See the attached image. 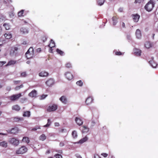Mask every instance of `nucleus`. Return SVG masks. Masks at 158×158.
Here are the masks:
<instances>
[{
  "mask_svg": "<svg viewBox=\"0 0 158 158\" xmlns=\"http://www.w3.org/2000/svg\"><path fill=\"white\" fill-rule=\"evenodd\" d=\"M0 145L2 147L6 148L7 146V143L6 142L3 141L0 143Z\"/></svg>",
  "mask_w": 158,
  "mask_h": 158,
  "instance_id": "nucleus-29",
  "label": "nucleus"
},
{
  "mask_svg": "<svg viewBox=\"0 0 158 158\" xmlns=\"http://www.w3.org/2000/svg\"><path fill=\"white\" fill-rule=\"evenodd\" d=\"M101 155L104 157H106L108 156V154L106 153H102Z\"/></svg>",
  "mask_w": 158,
  "mask_h": 158,
  "instance_id": "nucleus-51",
  "label": "nucleus"
},
{
  "mask_svg": "<svg viewBox=\"0 0 158 158\" xmlns=\"http://www.w3.org/2000/svg\"><path fill=\"white\" fill-rule=\"evenodd\" d=\"M55 151L56 152H57L60 154H62L63 153L62 150H55Z\"/></svg>",
  "mask_w": 158,
  "mask_h": 158,
  "instance_id": "nucleus-49",
  "label": "nucleus"
},
{
  "mask_svg": "<svg viewBox=\"0 0 158 158\" xmlns=\"http://www.w3.org/2000/svg\"><path fill=\"white\" fill-rule=\"evenodd\" d=\"M59 145L60 147H62L64 145V143L63 142H61L60 143Z\"/></svg>",
  "mask_w": 158,
  "mask_h": 158,
  "instance_id": "nucleus-52",
  "label": "nucleus"
},
{
  "mask_svg": "<svg viewBox=\"0 0 158 158\" xmlns=\"http://www.w3.org/2000/svg\"><path fill=\"white\" fill-rule=\"evenodd\" d=\"M6 62L5 61H0V67H2L6 63Z\"/></svg>",
  "mask_w": 158,
  "mask_h": 158,
  "instance_id": "nucleus-46",
  "label": "nucleus"
},
{
  "mask_svg": "<svg viewBox=\"0 0 158 158\" xmlns=\"http://www.w3.org/2000/svg\"><path fill=\"white\" fill-rule=\"evenodd\" d=\"M40 127L38 126H36V127L33 128L32 129V131H36L37 129H40Z\"/></svg>",
  "mask_w": 158,
  "mask_h": 158,
  "instance_id": "nucleus-48",
  "label": "nucleus"
},
{
  "mask_svg": "<svg viewBox=\"0 0 158 158\" xmlns=\"http://www.w3.org/2000/svg\"><path fill=\"white\" fill-rule=\"evenodd\" d=\"M76 156L77 158H82L81 157L80 155L78 154L76 155Z\"/></svg>",
  "mask_w": 158,
  "mask_h": 158,
  "instance_id": "nucleus-61",
  "label": "nucleus"
},
{
  "mask_svg": "<svg viewBox=\"0 0 158 158\" xmlns=\"http://www.w3.org/2000/svg\"><path fill=\"white\" fill-rule=\"evenodd\" d=\"M12 109L13 110L19 111L20 110V108L18 105H16L12 107Z\"/></svg>",
  "mask_w": 158,
  "mask_h": 158,
  "instance_id": "nucleus-24",
  "label": "nucleus"
},
{
  "mask_svg": "<svg viewBox=\"0 0 158 158\" xmlns=\"http://www.w3.org/2000/svg\"><path fill=\"white\" fill-rule=\"evenodd\" d=\"M154 2L150 1L148 2L145 6L144 8L147 11L149 12L151 11L154 6Z\"/></svg>",
  "mask_w": 158,
  "mask_h": 158,
  "instance_id": "nucleus-1",
  "label": "nucleus"
},
{
  "mask_svg": "<svg viewBox=\"0 0 158 158\" xmlns=\"http://www.w3.org/2000/svg\"><path fill=\"white\" fill-rule=\"evenodd\" d=\"M94 158H101V157L98 154L94 155Z\"/></svg>",
  "mask_w": 158,
  "mask_h": 158,
  "instance_id": "nucleus-53",
  "label": "nucleus"
},
{
  "mask_svg": "<svg viewBox=\"0 0 158 158\" xmlns=\"http://www.w3.org/2000/svg\"><path fill=\"white\" fill-rule=\"evenodd\" d=\"M50 151L49 150H47V151H46V154H49L50 153Z\"/></svg>",
  "mask_w": 158,
  "mask_h": 158,
  "instance_id": "nucleus-57",
  "label": "nucleus"
},
{
  "mask_svg": "<svg viewBox=\"0 0 158 158\" xmlns=\"http://www.w3.org/2000/svg\"><path fill=\"white\" fill-rule=\"evenodd\" d=\"M48 46L51 48V49L52 50V48L54 47L55 46V44L53 40L51 39L50 41V44L48 45Z\"/></svg>",
  "mask_w": 158,
  "mask_h": 158,
  "instance_id": "nucleus-20",
  "label": "nucleus"
},
{
  "mask_svg": "<svg viewBox=\"0 0 158 158\" xmlns=\"http://www.w3.org/2000/svg\"><path fill=\"white\" fill-rule=\"evenodd\" d=\"M20 82V81H14V84H17L19 83Z\"/></svg>",
  "mask_w": 158,
  "mask_h": 158,
  "instance_id": "nucleus-55",
  "label": "nucleus"
},
{
  "mask_svg": "<svg viewBox=\"0 0 158 158\" xmlns=\"http://www.w3.org/2000/svg\"><path fill=\"white\" fill-rule=\"evenodd\" d=\"M118 11L120 12H122L123 11V8H119L118 9Z\"/></svg>",
  "mask_w": 158,
  "mask_h": 158,
  "instance_id": "nucleus-63",
  "label": "nucleus"
},
{
  "mask_svg": "<svg viewBox=\"0 0 158 158\" xmlns=\"http://www.w3.org/2000/svg\"><path fill=\"white\" fill-rule=\"evenodd\" d=\"M46 139V136L44 134H42L39 137V139L42 141H44Z\"/></svg>",
  "mask_w": 158,
  "mask_h": 158,
  "instance_id": "nucleus-30",
  "label": "nucleus"
},
{
  "mask_svg": "<svg viewBox=\"0 0 158 158\" xmlns=\"http://www.w3.org/2000/svg\"><path fill=\"white\" fill-rule=\"evenodd\" d=\"M66 78L69 80H71L73 78V75L69 72H67L65 74Z\"/></svg>",
  "mask_w": 158,
  "mask_h": 158,
  "instance_id": "nucleus-13",
  "label": "nucleus"
},
{
  "mask_svg": "<svg viewBox=\"0 0 158 158\" xmlns=\"http://www.w3.org/2000/svg\"><path fill=\"white\" fill-rule=\"evenodd\" d=\"M2 33V28L1 27H0V35Z\"/></svg>",
  "mask_w": 158,
  "mask_h": 158,
  "instance_id": "nucleus-64",
  "label": "nucleus"
},
{
  "mask_svg": "<svg viewBox=\"0 0 158 158\" xmlns=\"http://www.w3.org/2000/svg\"><path fill=\"white\" fill-rule=\"evenodd\" d=\"M135 35L136 37L138 39H140L141 37V31L139 29L136 30L135 32Z\"/></svg>",
  "mask_w": 158,
  "mask_h": 158,
  "instance_id": "nucleus-16",
  "label": "nucleus"
},
{
  "mask_svg": "<svg viewBox=\"0 0 158 158\" xmlns=\"http://www.w3.org/2000/svg\"><path fill=\"white\" fill-rule=\"evenodd\" d=\"M54 156L56 158H63L62 156H61V155L58 154H55L54 155Z\"/></svg>",
  "mask_w": 158,
  "mask_h": 158,
  "instance_id": "nucleus-40",
  "label": "nucleus"
},
{
  "mask_svg": "<svg viewBox=\"0 0 158 158\" xmlns=\"http://www.w3.org/2000/svg\"><path fill=\"white\" fill-rule=\"evenodd\" d=\"M20 32L22 34H26L28 33V31L26 28L23 27L21 28Z\"/></svg>",
  "mask_w": 158,
  "mask_h": 158,
  "instance_id": "nucleus-18",
  "label": "nucleus"
},
{
  "mask_svg": "<svg viewBox=\"0 0 158 158\" xmlns=\"http://www.w3.org/2000/svg\"><path fill=\"white\" fill-rule=\"evenodd\" d=\"M115 17H113L112 18V20L113 21V24L114 25H115L117 23V20H115Z\"/></svg>",
  "mask_w": 158,
  "mask_h": 158,
  "instance_id": "nucleus-45",
  "label": "nucleus"
},
{
  "mask_svg": "<svg viewBox=\"0 0 158 158\" xmlns=\"http://www.w3.org/2000/svg\"><path fill=\"white\" fill-rule=\"evenodd\" d=\"M3 26L4 27L6 30L9 29L10 28V26L7 23H5L4 24Z\"/></svg>",
  "mask_w": 158,
  "mask_h": 158,
  "instance_id": "nucleus-35",
  "label": "nucleus"
},
{
  "mask_svg": "<svg viewBox=\"0 0 158 158\" xmlns=\"http://www.w3.org/2000/svg\"><path fill=\"white\" fill-rule=\"evenodd\" d=\"M149 63L153 68H156L157 66V64L153 60L150 61H149Z\"/></svg>",
  "mask_w": 158,
  "mask_h": 158,
  "instance_id": "nucleus-25",
  "label": "nucleus"
},
{
  "mask_svg": "<svg viewBox=\"0 0 158 158\" xmlns=\"http://www.w3.org/2000/svg\"><path fill=\"white\" fill-rule=\"evenodd\" d=\"M9 142L15 146H17L19 143V140L17 139L13 138L10 139Z\"/></svg>",
  "mask_w": 158,
  "mask_h": 158,
  "instance_id": "nucleus-5",
  "label": "nucleus"
},
{
  "mask_svg": "<svg viewBox=\"0 0 158 158\" xmlns=\"http://www.w3.org/2000/svg\"><path fill=\"white\" fill-rule=\"evenodd\" d=\"M16 62V61L14 60H10L8 61L7 64L6 65V66H10L12 65L15 64Z\"/></svg>",
  "mask_w": 158,
  "mask_h": 158,
  "instance_id": "nucleus-21",
  "label": "nucleus"
},
{
  "mask_svg": "<svg viewBox=\"0 0 158 158\" xmlns=\"http://www.w3.org/2000/svg\"><path fill=\"white\" fill-rule=\"evenodd\" d=\"M56 51L58 54L61 56H63L64 55V52L62 51L59 49L58 48L56 49Z\"/></svg>",
  "mask_w": 158,
  "mask_h": 158,
  "instance_id": "nucleus-34",
  "label": "nucleus"
},
{
  "mask_svg": "<svg viewBox=\"0 0 158 158\" xmlns=\"http://www.w3.org/2000/svg\"><path fill=\"white\" fill-rule=\"evenodd\" d=\"M88 139V137L86 136L84 138L81 139V140H80L79 142H78V143H83L86 142L87 140Z\"/></svg>",
  "mask_w": 158,
  "mask_h": 158,
  "instance_id": "nucleus-23",
  "label": "nucleus"
},
{
  "mask_svg": "<svg viewBox=\"0 0 158 158\" xmlns=\"http://www.w3.org/2000/svg\"><path fill=\"white\" fill-rule=\"evenodd\" d=\"M122 25L123 28H125V24L124 23L122 22Z\"/></svg>",
  "mask_w": 158,
  "mask_h": 158,
  "instance_id": "nucleus-59",
  "label": "nucleus"
},
{
  "mask_svg": "<svg viewBox=\"0 0 158 158\" xmlns=\"http://www.w3.org/2000/svg\"><path fill=\"white\" fill-rule=\"evenodd\" d=\"M104 0H98V4L100 6L102 5L104 3Z\"/></svg>",
  "mask_w": 158,
  "mask_h": 158,
  "instance_id": "nucleus-38",
  "label": "nucleus"
},
{
  "mask_svg": "<svg viewBox=\"0 0 158 158\" xmlns=\"http://www.w3.org/2000/svg\"><path fill=\"white\" fill-rule=\"evenodd\" d=\"M51 122L50 120L49 119H48L47 123L46 125H44V127H48L50 126V125L51 124Z\"/></svg>",
  "mask_w": 158,
  "mask_h": 158,
  "instance_id": "nucleus-36",
  "label": "nucleus"
},
{
  "mask_svg": "<svg viewBox=\"0 0 158 158\" xmlns=\"http://www.w3.org/2000/svg\"><path fill=\"white\" fill-rule=\"evenodd\" d=\"M0 135H7V133H3L0 132Z\"/></svg>",
  "mask_w": 158,
  "mask_h": 158,
  "instance_id": "nucleus-56",
  "label": "nucleus"
},
{
  "mask_svg": "<svg viewBox=\"0 0 158 158\" xmlns=\"http://www.w3.org/2000/svg\"><path fill=\"white\" fill-rule=\"evenodd\" d=\"M152 46V44L149 42H146L145 44V47L147 48H149Z\"/></svg>",
  "mask_w": 158,
  "mask_h": 158,
  "instance_id": "nucleus-26",
  "label": "nucleus"
},
{
  "mask_svg": "<svg viewBox=\"0 0 158 158\" xmlns=\"http://www.w3.org/2000/svg\"><path fill=\"white\" fill-rule=\"evenodd\" d=\"M19 131V128L17 127H15L14 128H12L11 129L8 130L6 131V132L7 134L8 133L11 134H16Z\"/></svg>",
  "mask_w": 158,
  "mask_h": 158,
  "instance_id": "nucleus-7",
  "label": "nucleus"
},
{
  "mask_svg": "<svg viewBox=\"0 0 158 158\" xmlns=\"http://www.w3.org/2000/svg\"><path fill=\"white\" fill-rule=\"evenodd\" d=\"M48 75V72L44 71H43L39 73V76L41 77H47Z\"/></svg>",
  "mask_w": 158,
  "mask_h": 158,
  "instance_id": "nucleus-17",
  "label": "nucleus"
},
{
  "mask_svg": "<svg viewBox=\"0 0 158 158\" xmlns=\"http://www.w3.org/2000/svg\"><path fill=\"white\" fill-rule=\"evenodd\" d=\"M24 10H21L18 13V15L19 16L21 17L23 16V14L24 13Z\"/></svg>",
  "mask_w": 158,
  "mask_h": 158,
  "instance_id": "nucleus-37",
  "label": "nucleus"
},
{
  "mask_svg": "<svg viewBox=\"0 0 158 158\" xmlns=\"http://www.w3.org/2000/svg\"><path fill=\"white\" fill-rule=\"evenodd\" d=\"M22 141L23 142L28 143L30 142V140L28 137H24L23 138Z\"/></svg>",
  "mask_w": 158,
  "mask_h": 158,
  "instance_id": "nucleus-28",
  "label": "nucleus"
},
{
  "mask_svg": "<svg viewBox=\"0 0 158 158\" xmlns=\"http://www.w3.org/2000/svg\"><path fill=\"white\" fill-rule=\"evenodd\" d=\"M58 106L56 104H53L49 105L48 107L47 110L49 112H53L55 111L57 109Z\"/></svg>",
  "mask_w": 158,
  "mask_h": 158,
  "instance_id": "nucleus-4",
  "label": "nucleus"
},
{
  "mask_svg": "<svg viewBox=\"0 0 158 158\" xmlns=\"http://www.w3.org/2000/svg\"><path fill=\"white\" fill-rule=\"evenodd\" d=\"M54 83V81L52 78L49 79L46 82V84L47 85L49 86H51Z\"/></svg>",
  "mask_w": 158,
  "mask_h": 158,
  "instance_id": "nucleus-12",
  "label": "nucleus"
},
{
  "mask_svg": "<svg viewBox=\"0 0 158 158\" xmlns=\"http://www.w3.org/2000/svg\"><path fill=\"white\" fill-rule=\"evenodd\" d=\"M47 96L46 95L43 94L41 96L40 99H43L45 98Z\"/></svg>",
  "mask_w": 158,
  "mask_h": 158,
  "instance_id": "nucleus-50",
  "label": "nucleus"
},
{
  "mask_svg": "<svg viewBox=\"0 0 158 158\" xmlns=\"http://www.w3.org/2000/svg\"><path fill=\"white\" fill-rule=\"evenodd\" d=\"M134 53L135 55L137 56H139L141 55V51L139 49L135 48L134 49Z\"/></svg>",
  "mask_w": 158,
  "mask_h": 158,
  "instance_id": "nucleus-14",
  "label": "nucleus"
},
{
  "mask_svg": "<svg viewBox=\"0 0 158 158\" xmlns=\"http://www.w3.org/2000/svg\"><path fill=\"white\" fill-rule=\"evenodd\" d=\"M115 54L116 55L120 56L123 54L120 51H116L115 52Z\"/></svg>",
  "mask_w": 158,
  "mask_h": 158,
  "instance_id": "nucleus-44",
  "label": "nucleus"
},
{
  "mask_svg": "<svg viewBox=\"0 0 158 158\" xmlns=\"http://www.w3.org/2000/svg\"><path fill=\"white\" fill-rule=\"evenodd\" d=\"M21 96V94L19 93L16 94H13L10 96L9 98L11 101H15L18 100Z\"/></svg>",
  "mask_w": 158,
  "mask_h": 158,
  "instance_id": "nucleus-6",
  "label": "nucleus"
},
{
  "mask_svg": "<svg viewBox=\"0 0 158 158\" xmlns=\"http://www.w3.org/2000/svg\"><path fill=\"white\" fill-rule=\"evenodd\" d=\"M18 49L17 47H12L10 51V55L11 56H15L18 53Z\"/></svg>",
  "mask_w": 158,
  "mask_h": 158,
  "instance_id": "nucleus-8",
  "label": "nucleus"
},
{
  "mask_svg": "<svg viewBox=\"0 0 158 158\" xmlns=\"http://www.w3.org/2000/svg\"><path fill=\"white\" fill-rule=\"evenodd\" d=\"M27 151V148L26 147L23 146L16 151V153L18 154H22L26 152Z\"/></svg>",
  "mask_w": 158,
  "mask_h": 158,
  "instance_id": "nucleus-3",
  "label": "nucleus"
},
{
  "mask_svg": "<svg viewBox=\"0 0 158 158\" xmlns=\"http://www.w3.org/2000/svg\"><path fill=\"white\" fill-rule=\"evenodd\" d=\"M41 51V48H38L37 49V51L38 52H40Z\"/></svg>",
  "mask_w": 158,
  "mask_h": 158,
  "instance_id": "nucleus-58",
  "label": "nucleus"
},
{
  "mask_svg": "<svg viewBox=\"0 0 158 158\" xmlns=\"http://www.w3.org/2000/svg\"><path fill=\"white\" fill-rule=\"evenodd\" d=\"M66 67L68 68H69L72 67V65L71 64L69 63L68 62L65 65Z\"/></svg>",
  "mask_w": 158,
  "mask_h": 158,
  "instance_id": "nucleus-42",
  "label": "nucleus"
},
{
  "mask_svg": "<svg viewBox=\"0 0 158 158\" xmlns=\"http://www.w3.org/2000/svg\"><path fill=\"white\" fill-rule=\"evenodd\" d=\"M72 134L73 138L74 139L76 138L77 137V133L76 131H73Z\"/></svg>",
  "mask_w": 158,
  "mask_h": 158,
  "instance_id": "nucleus-33",
  "label": "nucleus"
},
{
  "mask_svg": "<svg viewBox=\"0 0 158 158\" xmlns=\"http://www.w3.org/2000/svg\"><path fill=\"white\" fill-rule=\"evenodd\" d=\"M143 0H135V3H140L142 2H143Z\"/></svg>",
  "mask_w": 158,
  "mask_h": 158,
  "instance_id": "nucleus-47",
  "label": "nucleus"
},
{
  "mask_svg": "<svg viewBox=\"0 0 158 158\" xmlns=\"http://www.w3.org/2000/svg\"><path fill=\"white\" fill-rule=\"evenodd\" d=\"M6 90L8 91H10L11 90V88L10 86H7L6 88Z\"/></svg>",
  "mask_w": 158,
  "mask_h": 158,
  "instance_id": "nucleus-54",
  "label": "nucleus"
},
{
  "mask_svg": "<svg viewBox=\"0 0 158 158\" xmlns=\"http://www.w3.org/2000/svg\"><path fill=\"white\" fill-rule=\"evenodd\" d=\"M94 99L92 97L89 96L86 99L85 102L87 105L91 104L93 102Z\"/></svg>",
  "mask_w": 158,
  "mask_h": 158,
  "instance_id": "nucleus-10",
  "label": "nucleus"
},
{
  "mask_svg": "<svg viewBox=\"0 0 158 158\" xmlns=\"http://www.w3.org/2000/svg\"><path fill=\"white\" fill-rule=\"evenodd\" d=\"M4 36L6 39H10L12 37V35L10 33H6L4 35Z\"/></svg>",
  "mask_w": 158,
  "mask_h": 158,
  "instance_id": "nucleus-32",
  "label": "nucleus"
},
{
  "mask_svg": "<svg viewBox=\"0 0 158 158\" xmlns=\"http://www.w3.org/2000/svg\"><path fill=\"white\" fill-rule=\"evenodd\" d=\"M37 95V91L35 90H33L28 94V96L31 98H36Z\"/></svg>",
  "mask_w": 158,
  "mask_h": 158,
  "instance_id": "nucleus-11",
  "label": "nucleus"
},
{
  "mask_svg": "<svg viewBox=\"0 0 158 158\" xmlns=\"http://www.w3.org/2000/svg\"><path fill=\"white\" fill-rule=\"evenodd\" d=\"M76 84L80 86H82L83 85V82L81 80H79L76 82Z\"/></svg>",
  "mask_w": 158,
  "mask_h": 158,
  "instance_id": "nucleus-41",
  "label": "nucleus"
},
{
  "mask_svg": "<svg viewBox=\"0 0 158 158\" xmlns=\"http://www.w3.org/2000/svg\"><path fill=\"white\" fill-rule=\"evenodd\" d=\"M27 76V74L26 72H24L21 73L20 77H25Z\"/></svg>",
  "mask_w": 158,
  "mask_h": 158,
  "instance_id": "nucleus-39",
  "label": "nucleus"
},
{
  "mask_svg": "<svg viewBox=\"0 0 158 158\" xmlns=\"http://www.w3.org/2000/svg\"><path fill=\"white\" fill-rule=\"evenodd\" d=\"M24 117H29L30 116V112L29 111H26L24 112L23 114Z\"/></svg>",
  "mask_w": 158,
  "mask_h": 158,
  "instance_id": "nucleus-31",
  "label": "nucleus"
},
{
  "mask_svg": "<svg viewBox=\"0 0 158 158\" xmlns=\"http://www.w3.org/2000/svg\"><path fill=\"white\" fill-rule=\"evenodd\" d=\"M60 100L64 104H66L67 102V99L64 96L61 97L60 98Z\"/></svg>",
  "mask_w": 158,
  "mask_h": 158,
  "instance_id": "nucleus-15",
  "label": "nucleus"
},
{
  "mask_svg": "<svg viewBox=\"0 0 158 158\" xmlns=\"http://www.w3.org/2000/svg\"><path fill=\"white\" fill-rule=\"evenodd\" d=\"M82 132L83 133H86L89 131V128L86 126H83L81 129Z\"/></svg>",
  "mask_w": 158,
  "mask_h": 158,
  "instance_id": "nucleus-22",
  "label": "nucleus"
},
{
  "mask_svg": "<svg viewBox=\"0 0 158 158\" xmlns=\"http://www.w3.org/2000/svg\"><path fill=\"white\" fill-rule=\"evenodd\" d=\"M55 126H59V124L58 123H55Z\"/></svg>",
  "mask_w": 158,
  "mask_h": 158,
  "instance_id": "nucleus-60",
  "label": "nucleus"
},
{
  "mask_svg": "<svg viewBox=\"0 0 158 158\" xmlns=\"http://www.w3.org/2000/svg\"><path fill=\"white\" fill-rule=\"evenodd\" d=\"M3 44V42L2 40L0 39V46L2 45Z\"/></svg>",
  "mask_w": 158,
  "mask_h": 158,
  "instance_id": "nucleus-62",
  "label": "nucleus"
},
{
  "mask_svg": "<svg viewBox=\"0 0 158 158\" xmlns=\"http://www.w3.org/2000/svg\"><path fill=\"white\" fill-rule=\"evenodd\" d=\"M134 22H137L138 21L140 16L138 14H132L131 15Z\"/></svg>",
  "mask_w": 158,
  "mask_h": 158,
  "instance_id": "nucleus-9",
  "label": "nucleus"
},
{
  "mask_svg": "<svg viewBox=\"0 0 158 158\" xmlns=\"http://www.w3.org/2000/svg\"><path fill=\"white\" fill-rule=\"evenodd\" d=\"M75 121L77 125L80 126L82 124L83 122L80 118L76 117L75 118Z\"/></svg>",
  "mask_w": 158,
  "mask_h": 158,
  "instance_id": "nucleus-19",
  "label": "nucleus"
},
{
  "mask_svg": "<svg viewBox=\"0 0 158 158\" xmlns=\"http://www.w3.org/2000/svg\"><path fill=\"white\" fill-rule=\"evenodd\" d=\"M23 120V118H20L18 117H14L13 118V120L15 122H18Z\"/></svg>",
  "mask_w": 158,
  "mask_h": 158,
  "instance_id": "nucleus-27",
  "label": "nucleus"
},
{
  "mask_svg": "<svg viewBox=\"0 0 158 158\" xmlns=\"http://www.w3.org/2000/svg\"><path fill=\"white\" fill-rule=\"evenodd\" d=\"M34 54V50L32 47L29 48L27 52L26 53V56L27 59H29L32 57Z\"/></svg>",
  "mask_w": 158,
  "mask_h": 158,
  "instance_id": "nucleus-2",
  "label": "nucleus"
},
{
  "mask_svg": "<svg viewBox=\"0 0 158 158\" xmlns=\"http://www.w3.org/2000/svg\"><path fill=\"white\" fill-rule=\"evenodd\" d=\"M42 40L43 41V42H44L46 41L47 39V37L45 35L43 36L41 38Z\"/></svg>",
  "mask_w": 158,
  "mask_h": 158,
  "instance_id": "nucleus-43",
  "label": "nucleus"
}]
</instances>
